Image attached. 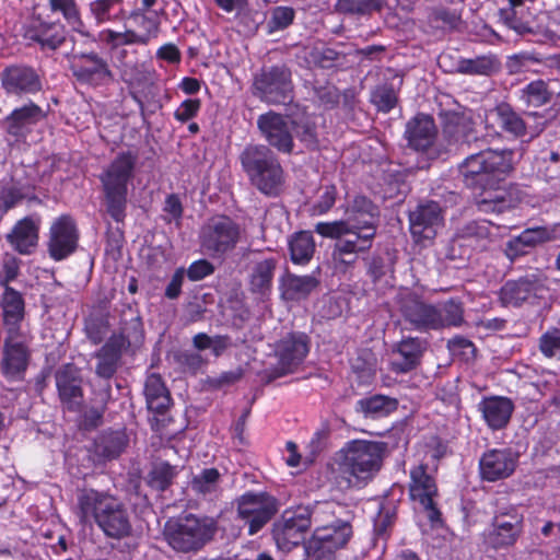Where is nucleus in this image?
Returning a JSON list of instances; mask_svg holds the SVG:
<instances>
[{"instance_id": "1", "label": "nucleus", "mask_w": 560, "mask_h": 560, "mask_svg": "<svg viewBox=\"0 0 560 560\" xmlns=\"http://www.w3.org/2000/svg\"><path fill=\"white\" fill-rule=\"evenodd\" d=\"M346 214V219L318 222L314 228L320 236L335 240L331 266L337 273L348 272L359 255L372 248L381 220L378 207L361 195L349 203Z\"/></svg>"}, {"instance_id": "2", "label": "nucleus", "mask_w": 560, "mask_h": 560, "mask_svg": "<svg viewBox=\"0 0 560 560\" xmlns=\"http://www.w3.org/2000/svg\"><path fill=\"white\" fill-rule=\"evenodd\" d=\"M75 514L83 524L94 522L112 539H124L132 533L131 515L126 503L107 491L92 488L78 490Z\"/></svg>"}, {"instance_id": "3", "label": "nucleus", "mask_w": 560, "mask_h": 560, "mask_svg": "<svg viewBox=\"0 0 560 560\" xmlns=\"http://www.w3.org/2000/svg\"><path fill=\"white\" fill-rule=\"evenodd\" d=\"M386 448L383 442H348L336 455L338 486L342 489L366 486L381 470Z\"/></svg>"}, {"instance_id": "4", "label": "nucleus", "mask_w": 560, "mask_h": 560, "mask_svg": "<svg viewBox=\"0 0 560 560\" xmlns=\"http://www.w3.org/2000/svg\"><path fill=\"white\" fill-rule=\"evenodd\" d=\"M257 128L267 147L282 154L294 152V136L307 149L317 147L316 126L308 119L294 120L269 110L258 116Z\"/></svg>"}, {"instance_id": "5", "label": "nucleus", "mask_w": 560, "mask_h": 560, "mask_svg": "<svg viewBox=\"0 0 560 560\" xmlns=\"http://www.w3.org/2000/svg\"><path fill=\"white\" fill-rule=\"evenodd\" d=\"M513 168L511 150H482L469 154L459 165L458 172L467 187L491 189L499 185Z\"/></svg>"}, {"instance_id": "6", "label": "nucleus", "mask_w": 560, "mask_h": 560, "mask_svg": "<svg viewBox=\"0 0 560 560\" xmlns=\"http://www.w3.org/2000/svg\"><path fill=\"white\" fill-rule=\"evenodd\" d=\"M240 161L249 182L261 194L278 196L284 186V171L276 153L265 144H248Z\"/></svg>"}, {"instance_id": "7", "label": "nucleus", "mask_w": 560, "mask_h": 560, "mask_svg": "<svg viewBox=\"0 0 560 560\" xmlns=\"http://www.w3.org/2000/svg\"><path fill=\"white\" fill-rule=\"evenodd\" d=\"M138 161L132 152L118 153L100 175L107 213L116 221L126 218L128 184Z\"/></svg>"}, {"instance_id": "8", "label": "nucleus", "mask_w": 560, "mask_h": 560, "mask_svg": "<svg viewBox=\"0 0 560 560\" xmlns=\"http://www.w3.org/2000/svg\"><path fill=\"white\" fill-rule=\"evenodd\" d=\"M214 530V522L211 518L189 514L168 522L164 534L173 549L189 552L202 548L212 538Z\"/></svg>"}, {"instance_id": "9", "label": "nucleus", "mask_w": 560, "mask_h": 560, "mask_svg": "<svg viewBox=\"0 0 560 560\" xmlns=\"http://www.w3.org/2000/svg\"><path fill=\"white\" fill-rule=\"evenodd\" d=\"M242 240L241 226L226 215L213 217L202 226L200 244L211 257L221 258Z\"/></svg>"}, {"instance_id": "10", "label": "nucleus", "mask_w": 560, "mask_h": 560, "mask_svg": "<svg viewBox=\"0 0 560 560\" xmlns=\"http://www.w3.org/2000/svg\"><path fill=\"white\" fill-rule=\"evenodd\" d=\"M291 77L284 65L264 67L254 77V95L268 104H287L293 97Z\"/></svg>"}, {"instance_id": "11", "label": "nucleus", "mask_w": 560, "mask_h": 560, "mask_svg": "<svg viewBox=\"0 0 560 560\" xmlns=\"http://www.w3.org/2000/svg\"><path fill=\"white\" fill-rule=\"evenodd\" d=\"M235 503L237 516L248 526L249 535L261 530L279 511V501L266 491H247Z\"/></svg>"}, {"instance_id": "12", "label": "nucleus", "mask_w": 560, "mask_h": 560, "mask_svg": "<svg viewBox=\"0 0 560 560\" xmlns=\"http://www.w3.org/2000/svg\"><path fill=\"white\" fill-rule=\"evenodd\" d=\"M479 140L476 122L471 113H455L451 115L439 140V147L435 149V156L441 158L448 153H464Z\"/></svg>"}, {"instance_id": "13", "label": "nucleus", "mask_w": 560, "mask_h": 560, "mask_svg": "<svg viewBox=\"0 0 560 560\" xmlns=\"http://www.w3.org/2000/svg\"><path fill=\"white\" fill-rule=\"evenodd\" d=\"M352 536L348 521L336 520L328 525L316 526L305 550L313 560H331L337 549L347 545Z\"/></svg>"}, {"instance_id": "14", "label": "nucleus", "mask_w": 560, "mask_h": 560, "mask_svg": "<svg viewBox=\"0 0 560 560\" xmlns=\"http://www.w3.org/2000/svg\"><path fill=\"white\" fill-rule=\"evenodd\" d=\"M409 476L410 499L422 506L431 522L439 521L440 512L434 501L438 497L434 471L430 470L428 465L419 464L410 469Z\"/></svg>"}, {"instance_id": "15", "label": "nucleus", "mask_w": 560, "mask_h": 560, "mask_svg": "<svg viewBox=\"0 0 560 560\" xmlns=\"http://www.w3.org/2000/svg\"><path fill=\"white\" fill-rule=\"evenodd\" d=\"M308 338L304 334H290L283 337L276 346L277 364L268 376V381L294 371L308 353Z\"/></svg>"}, {"instance_id": "16", "label": "nucleus", "mask_w": 560, "mask_h": 560, "mask_svg": "<svg viewBox=\"0 0 560 560\" xmlns=\"http://www.w3.org/2000/svg\"><path fill=\"white\" fill-rule=\"evenodd\" d=\"M522 518L516 513H500L492 518L483 532V544L493 550L509 549L515 545L522 534Z\"/></svg>"}, {"instance_id": "17", "label": "nucleus", "mask_w": 560, "mask_h": 560, "mask_svg": "<svg viewBox=\"0 0 560 560\" xmlns=\"http://www.w3.org/2000/svg\"><path fill=\"white\" fill-rule=\"evenodd\" d=\"M305 510L284 512L281 518L273 524L272 535L279 549L290 551L304 540L310 529V522Z\"/></svg>"}, {"instance_id": "18", "label": "nucleus", "mask_w": 560, "mask_h": 560, "mask_svg": "<svg viewBox=\"0 0 560 560\" xmlns=\"http://www.w3.org/2000/svg\"><path fill=\"white\" fill-rule=\"evenodd\" d=\"M78 242L79 231L70 215H61L51 223L47 248L54 260L59 261L73 254Z\"/></svg>"}, {"instance_id": "19", "label": "nucleus", "mask_w": 560, "mask_h": 560, "mask_svg": "<svg viewBox=\"0 0 560 560\" xmlns=\"http://www.w3.org/2000/svg\"><path fill=\"white\" fill-rule=\"evenodd\" d=\"M442 226V209L435 201L419 205L409 213L410 233L417 243L432 241Z\"/></svg>"}, {"instance_id": "20", "label": "nucleus", "mask_w": 560, "mask_h": 560, "mask_svg": "<svg viewBox=\"0 0 560 560\" xmlns=\"http://www.w3.org/2000/svg\"><path fill=\"white\" fill-rule=\"evenodd\" d=\"M46 114L37 104L30 102L13 109L2 121L1 127L7 136L15 142L25 141L33 128L43 119Z\"/></svg>"}, {"instance_id": "21", "label": "nucleus", "mask_w": 560, "mask_h": 560, "mask_svg": "<svg viewBox=\"0 0 560 560\" xmlns=\"http://www.w3.org/2000/svg\"><path fill=\"white\" fill-rule=\"evenodd\" d=\"M399 312L405 322L415 330H436V325L440 323L436 306L425 303L415 294H406L400 298Z\"/></svg>"}, {"instance_id": "22", "label": "nucleus", "mask_w": 560, "mask_h": 560, "mask_svg": "<svg viewBox=\"0 0 560 560\" xmlns=\"http://www.w3.org/2000/svg\"><path fill=\"white\" fill-rule=\"evenodd\" d=\"M436 126L429 115L418 114L406 124L405 138L408 145L416 151L427 152L429 158L436 159L435 149L439 147Z\"/></svg>"}, {"instance_id": "23", "label": "nucleus", "mask_w": 560, "mask_h": 560, "mask_svg": "<svg viewBox=\"0 0 560 560\" xmlns=\"http://www.w3.org/2000/svg\"><path fill=\"white\" fill-rule=\"evenodd\" d=\"M70 70L73 77L84 84L101 85L113 79L107 61L96 52L73 56Z\"/></svg>"}, {"instance_id": "24", "label": "nucleus", "mask_w": 560, "mask_h": 560, "mask_svg": "<svg viewBox=\"0 0 560 560\" xmlns=\"http://www.w3.org/2000/svg\"><path fill=\"white\" fill-rule=\"evenodd\" d=\"M1 85L7 94L21 96L35 94L43 88L37 72L27 66H10L0 74Z\"/></svg>"}, {"instance_id": "25", "label": "nucleus", "mask_w": 560, "mask_h": 560, "mask_svg": "<svg viewBox=\"0 0 560 560\" xmlns=\"http://www.w3.org/2000/svg\"><path fill=\"white\" fill-rule=\"evenodd\" d=\"M40 223L38 215H27L15 222L5 241L20 255H32L38 246Z\"/></svg>"}, {"instance_id": "26", "label": "nucleus", "mask_w": 560, "mask_h": 560, "mask_svg": "<svg viewBox=\"0 0 560 560\" xmlns=\"http://www.w3.org/2000/svg\"><path fill=\"white\" fill-rule=\"evenodd\" d=\"M278 260L275 257H258L250 260L248 268V290L260 300L269 298Z\"/></svg>"}, {"instance_id": "27", "label": "nucleus", "mask_w": 560, "mask_h": 560, "mask_svg": "<svg viewBox=\"0 0 560 560\" xmlns=\"http://www.w3.org/2000/svg\"><path fill=\"white\" fill-rule=\"evenodd\" d=\"M542 289L544 279L539 275H527L517 280L508 281L500 290V299L504 305L520 306L538 296Z\"/></svg>"}, {"instance_id": "28", "label": "nucleus", "mask_w": 560, "mask_h": 560, "mask_svg": "<svg viewBox=\"0 0 560 560\" xmlns=\"http://www.w3.org/2000/svg\"><path fill=\"white\" fill-rule=\"evenodd\" d=\"M517 456L511 450H490L480 458V474L488 481L508 478L515 469Z\"/></svg>"}, {"instance_id": "29", "label": "nucleus", "mask_w": 560, "mask_h": 560, "mask_svg": "<svg viewBox=\"0 0 560 560\" xmlns=\"http://www.w3.org/2000/svg\"><path fill=\"white\" fill-rule=\"evenodd\" d=\"M56 383L61 401L69 410H79L83 401L80 371L72 364L62 366L56 373Z\"/></svg>"}, {"instance_id": "30", "label": "nucleus", "mask_w": 560, "mask_h": 560, "mask_svg": "<svg viewBox=\"0 0 560 560\" xmlns=\"http://www.w3.org/2000/svg\"><path fill=\"white\" fill-rule=\"evenodd\" d=\"M27 350L15 328H9L4 341L2 370L10 377L24 372L27 366Z\"/></svg>"}, {"instance_id": "31", "label": "nucleus", "mask_w": 560, "mask_h": 560, "mask_svg": "<svg viewBox=\"0 0 560 560\" xmlns=\"http://www.w3.org/2000/svg\"><path fill=\"white\" fill-rule=\"evenodd\" d=\"M422 352L423 345L419 338L402 339L393 348L395 358L390 362V370L397 374L412 371L419 365Z\"/></svg>"}, {"instance_id": "32", "label": "nucleus", "mask_w": 560, "mask_h": 560, "mask_svg": "<svg viewBox=\"0 0 560 560\" xmlns=\"http://www.w3.org/2000/svg\"><path fill=\"white\" fill-rule=\"evenodd\" d=\"M478 409L487 424L493 430H499L509 423L514 404L510 398L492 396L483 398Z\"/></svg>"}, {"instance_id": "33", "label": "nucleus", "mask_w": 560, "mask_h": 560, "mask_svg": "<svg viewBox=\"0 0 560 560\" xmlns=\"http://www.w3.org/2000/svg\"><path fill=\"white\" fill-rule=\"evenodd\" d=\"M555 240L553 232L547 228L537 226L524 230L518 236L506 243L505 253L511 259L527 253L528 248Z\"/></svg>"}, {"instance_id": "34", "label": "nucleus", "mask_w": 560, "mask_h": 560, "mask_svg": "<svg viewBox=\"0 0 560 560\" xmlns=\"http://www.w3.org/2000/svg\"><path fill=\"white\" fill-rule=\"evenodd\" d=\"M109 339H116V345L124 350L139 348L144 339L140 316L131 311L124 313L119 334H114Z\"/></svg>"}, {"instance_id": "35", "label": "nucleus", "mask_w": 560, "mask_h": 560, "mask_svg": "<svg viewBox=\"0 0 560 560\" xmlns=\"http://www.w3.org/2000/svg\"><path fill=\"white\" fill-rule=\"evenodd\" d=\"M144 396L148 409L159 415L164 413L172 401L171 394L158 373H151L147 376Z\"/></svg>"}, {"instance_id": "36", "label": "nucleus", "mask_w": 560, "mask_h": 560, "mask_svg": "<svg viewBox=\"0 0 560 560\" xmlns=\"http://www.w3.org/2000/svg\"><path fill=\"white\" fill-rule=\"evenodd\" d=\"M115 340L116 339H108L95 354L97 359L95 373L105 380H109L115 375L121 359V353L125 351L116 345Z\"/></svg>"}, {"instance_id": "37", "label": "nucleus", "mask_w": 560, "mask_h": 560, "mask_svg": "<svg viewBox=\"0 0 560 560\" xmlns=\"http://www.w3.org/2000/svg\"><path fill=\"white\" fill-rule=\"evenodd\" d=\"M318 283V280L312 275L295 276L288 273L281 282L283 296L288 300L305 298L317 288Z\"/></svg>"}, {"instance_id": "38", "label": "nucleus", "mask_w": 560, "mask_h": 560, "mask_svg": "<svg viewBox=\"0 0 560 560\" xmlns=\"http://www.w3.org/2000/svg\"><path fill=\"white\" fill-rule=\"evenodd\" d=\"M315 248L314 237L308 231L298 232L289 241L291 260L298 265L307 264L312 259Z\"/></svg>"}, {"instance_id": "39", "label": "nucleus", "mask_w": 560, "mask_h": 560, "mask_svg": "<svg viewBox=\"0 0 560 560\" xmlns=\"http://www.w3.org/2000/svg\"><path fill=\"white\" fill-rule=\"evenodd\" d=\"M30 38L40 44L43 48L57 49L66 39V31L59 23L40 22L30 33Z\"/></svg>"}, {"instance_id": "40", "label": "nucleus", "mask_w": 560, "mask_h": 560, "mask_svg": "<svg viewBox=\"0 0 560 560\" xmlns=\"http://www.w3.org/2000/svg\"><path fill=\"white\" fill-rule=\"evenodd\" d=\"M397 407V399L385 395H373L362 398L357 402V410L371 418L387 416L395 411Z\"/></svg>"}, {"instance_id": "41", "label": "nucleus", "mask_w": 560, "mask_h": 560, "mask_svg": "<svg viewBox=\"0 0 560 560\" xmlns=\"http://www.w3.org/2000/svg\"><path fill=\"white\" fill-rule=\"evenodd\" d=\"M497 117L500 127L515 137H522L526 133V125L523 118L508 103H501L492 110Z\"/></svg>"}, {"instance_id": "42", "label": "nucleus", "mask_w": 560, "mask_h": 560, "mask_svg": "<svg viewBox=\"0 0 560 560\" xmlns=\"http://www.w3.org/2000/svg\"><path fill=\"white\" fill-rule=\"evenodd\" d=\"M4 324L9 328L18 330V324L24 315V302L22 295L12 288H5L2 296Z\"/></svg>"}, {"instance_id": "43", "label": "nucleus", "mask_w": 560, "mask_h": 560, "mask_svg": "<svg viewBox=\"0 0 560 560\" xmlns=\"http://www.w3.org/2000/svg\"><path fill=\"white\" fill-rule=\"evenodd\" d=\"M499 70V62L494 56H479L474 59H462L457 63V71L470 75H491Z\"/></svg>"}, {"instance_id": "44", "label": "nucleus", "mask_w": 560, "mask_h": 560, "mask_svg": "<svg viewBox=\"0 0 560 560\" xmlns=\"http://www.w3.org/2000/svg\"><path fill=\"white\" fill-rule=\"evenodd\" d=\"M482 192L477 200L478 208L483 212H503L511 207L508 192L498 185L491 189H480Z\"/></svg>"}, {"instance_id": "45", "label": "nucleus", "mask_w": 560, "mask_h": 560, "mask_svg": "<svg viewBox=\"0 0 560 560\" xmlns=\"http://www.w3.org/2000/svg\"><path fill=\"white\" fill-rule=\"evenodd\" d=\"M299 510H305L310 527L313 524L316 527L331 524L335 521L337 510H341V506L331 501H324L316 502L313 506H300Z\"/></svg>"}, {"instance_id": "46", "label": "nucleus", "mask_w": 560, "mask_h": 560, "mask_svg": "<svg viewBox=\"0 0 560 560\" xmlns=\"http://www.w3.org/2000/svg\"><path fill=\"white\" fill-rule=\"evenodd\" d=\"M551 96L547 82L535 80L521 90L520 98L528 107H540L549 103Z\"/></svg>"}, {"instance_id": "47", "label": "nucleus", "mask_w": 560, "mask_h": 560, "mask_svg": "<svg viewBox=\"0 0 560 560\" xmlns=\"http://www.w3.org/2000/svg\"><path fill=\"white\" fill-rule=\"evenodd\" d=\"M128 439L124 431H115L104 434L96 445L97 453L105 459L118 457L127 446Z\"/></svg>"}, {"instance_id": "48", "label": "nucleus", "mask_w": 560, "mask_h": 560, "mask_svg": "<svg viewBox=\"0 0 560 560\" xmlns=\"http://www.w3.org/2000/svg\"><path fill=\"white\" fill-rule=\"evenodd\" d=\"M177 474L176 466H171L166 462H155L148 475V483L155 490L164 491L172 485Z\"/></svg>"}, {"instance_id": "49", "label": "nucleus", "mask_w": 560, "mask_h": 560, "mask_svg": "<svg viewBox=\"0 0 560 560\" xmlns=\"http://www.w3.org/2000/svg\"><path fill=\"white\" fill-rule=\"evenodd\" d=\"M90 11L97 23L118 20L124 13L122 0H95L90 3Z\"/></svg>"}, {"instance_id": "50", "label": "nucleus", "mask_w": 560, "mask_h": 560, "mask_svg": "<svg viewBox=\"0 0 560 560\" xmlns=\"http://www.w3.org/2000/svg\"><path fill=\"white\" fill-rule=\"evenodd\" d=\"M436 315L440 322L436 325V330L444 327L460 326L464 322L463 305L455 300H450L442 306L436 307Z\"/></svg>"}, {"instance_id": "51", "label": "nucleus", "mask_w": 560, "mask_h": 560, "mask_svg": "<svg viewBox=\"0 0 560 560\" xmlns=\"http://www.w3.org/2000/svg\"><path fill=\"white\" fill-rule=\"evenodd\" d=\"M192 345L199 351L210 349L214 357H220L232 346V342L228 336L217 335L211 337L205 332H199L194 336Z\"/></svg>"}, {"instance_id": "52", "label": "nucleus", "mask_w": 560, "mask_h": 560, "mask_svg": "<svg viewBox=\"0 0 560 560\" xmlns=\"http://www.w3.org/2000/svg\"><path fill=\"white\" fill-rule=\"evenodd\" d=\"M219 471L215 468H207L194 477L191 481V489L198 494H212L217 492L219 488Z\"/></svg>"}, {"instance_id": "53", "label": "nucleus", "mask_w": 560, "mask_h": 560, "mask_svg": "<svg viewBox=\"0 0 560 560\" xmlns=\"http://www.w3.org/2000/svg\"><path fill=\"white\" fill-rule=\"evenodd\" d=\"M380 9V0H338L336 4L338 12L350 14H368Z\"/></svg>"}, {"instance_id": "54", "label": "nucleus", "mask_w": 560, "mask_h": 560, "mask_svg": "<svg viewBox=\"0 0 560 560\" xmlns=\"http://www.w3.org/2000/svg\"><path fill=\"white\" fill-rule=\"evenodd\" d=\"M49 3L52 11L62 12L65 19L74 31L84 34L83 24L79 18L74 0H49Z\"/></svg>"}, {"instance_id": "55", "label": "nucleus", "mask_w": 560, "mask_h": 560, "mask_svg": "<svg viewBox=\"0 0 560 560\" xmlns=\"http://www.w3.org/2000/svg\"><path fill=\"white\" fill-rule=\"evenodd\" d=\"M311 61L320 68H331L343 59V56L335 49L326 46H316L310 52Z\"/></svg>"}, {"instance_id": "56", "label": "nucleus", "mask_w": 560, "mask_h": 560, "mask_svg": "<svg viewBox=\"0 0 560 560\" xmlns=\"http://www.w3.org/2000/svg\"><path fill=\"white\" fill-rule=\"evenodd\" d=\"M105 42L113 48H117L122 45H147L145 38L140 36L133 30H126L125 32H115L108 30L105 32Z\"/></svg>"}, {"instance_id": "57", "label": "nucleus", "mask_w": 560, "mask_h": 560, "mask_svg": "<svg viewBox=\"0 0 560 560\" xmlns=\"http://www.w3.org/2000/svg\"><path fill=\"white\" fill-rule=\"evenodd\" d=\"M294 20V10L289 7H277L271 11L267 22L269 33L287 28Z\"/></svg>"}, {"instance_id": "58", "label": "nucleus", "mask_w": 560, "mask_h": 560, "mask_svg": "<svg viewBox=\"0 0 560 560\" xmlns=\"http://www.w3.org/2000/svg\"><path fill=\"white\" fill-rule=\"evenodd\" d=\"M372 102L376 105V107L380 110L387 113L396 105L397 95L392 86H378L372 93Z\"/></svg>"}, {"instance_id": "59", "label": "nucleus", "mask_w": 560, "mask_h": 560, "mask_svg": "<svg viewBox=\"0 0 560 560\" xmlns=\"http://www.w3.org/2000/svg\"><path fill=\"white\" fill-rule=\"evenodd\" d=\"M539 348L546 357L560 360V330L552 329L545 332L539 339Z\"/></svg>"}, {"instance_id": "60", "label": "nucleus", "mask_w": 560, "mask_h": 560, "mask_svg": "<svg viewBox=\"0 0 560 560\" xmlns=\"http://www.w3.org/2000/svg\"><path fill=\"white\" fill-rule=\"evenodd\" d=\"M130 19L132 22L140 28L143 30L142 33H138L140 36L145 38V43L148 44L152 38L158 36L159 33V22L152 18L147 16L142 13H132Z\"/></svg>"}, {"instance_id": "61", "label": "nucleus", "mask_w": 560, "mask_h": 560, "mask_svg": "<svg viewBox=\"0 0 560 560\" xmlns=\"http://www.w3.org/2000/svg\"><path fill=\"white\" fill-rule=\"evenodd\" d=\"M24 198L22 190L16 186H3L0 189V211L5 213L16 207Z\"/></svg>"}, {"instance_id": "62", "label": "nucleus", "mask_w": 560, "mask_h": 560, "mask_svg": "<svg viewBox=\"0 0 560 560\" xmlns=\"http://www.w3.org/2000/svg\"><path fill=\"white\" fill-rule=\"evenodd\" d=\"M337 189L332 185H327L322 188V194L317 202L312 208V213L322 215L328 212L336 202Z\"/></svg>"}, {"instance_id": "63", "label": "nucleus", "mask_w": 560, "mask_h": 560, "mask_svg": "<svg viewBox=\"0 0 560 560\" xmlns=\"http://www.w3.org/2000/svg\"><path fill=\"white\" fill-rule=\"evenodd\" d=\"M459 235L463 238L467 240H475L477 242L485 241L490 235V228L487 222H477L472 221L464 225L460 231Z\"/></svg>"}, {"instance_id": "64", "label": "nucleus", "mask_w": 560, "mask_h": 560, "mask_svg": "<svg viewBox=\"0 0 560 560\" xmlns=\"http://www.w3.org/2000/svg\"><path fill=\"white\" fill-rule=\"evenodd\" d=\"M214 272V266L207 259H199L190 264L185 273L190 281H200Z\"/></svg>"}]
</instances>
